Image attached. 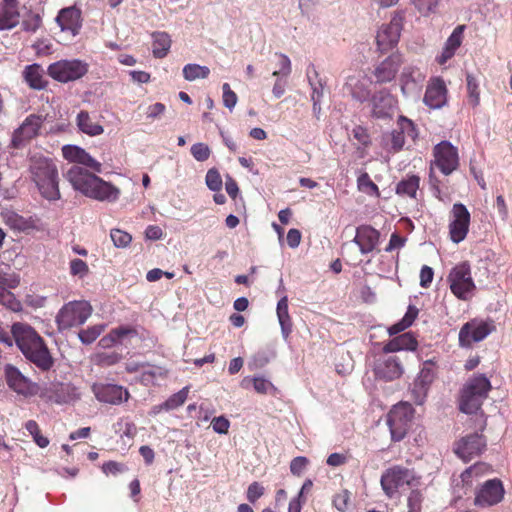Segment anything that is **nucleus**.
I'll use <instances>...</instances> for the list:
<instances>
[{
  "label": "nucleus",
  "mask_w": 512,
  "mask_h": 512,
  "mask_svg": "<svg viewBox=\"0 0 512 512\" xmlns=\"http://www.w3.org/2000/svg\"><path fill=\"white\" fill-rule=\"evenodd\" d=\"M435 166L444 174L449 175L458 168L459 157L457 148L448 141H442L434 147Z\"/></svg>",
  "instance_id": "17"
},
{
  "label": "nucleus",
  "mask_w": 512,
  "mask_h": 512,
  "mask_svg": "<svg viewBox=\"0 0 512 512\" xmlns=\"http://www.w3.org/2000/svg\"><path fill=\"white\" fill-rule=\"evenodd\" d=\"M420 178L416 175L409 176L406 179L401 180L396 186V193L402 196H408L415 198L417 190L419 188Z\"/></svg>",
  "instance_id": "38"
},
{
  "label": "nucleus",
  "mask_w": 512,
  "mask_h": 512,
  "mask_svg": "<svg viewBox=\"0 0 512 512\" xmlns=\"http://www.w3.org/2000/svg\"><path fill=\"white\" fill-rule=\"evenodd\" d=\"M55 20L61 31L72 37L77 36L82 27L81 10L74 6L61 9Z\"/></svg>",
  "instance_id": "26"
},
{
  "label": "nucleus",
  "mask_w": 512,
  "mask_h": 512,
  "mask_svg": "<svg viewBox=\"0 0 512 512\" xmlns=\"http://www.w3.org/2000/svg\"><path fill=\"white\" fill-rule=\"evenodd\" d=\"M424 497L420 490H412L407 499L408 512H421Z\"/></svg>",
  "instance_id": "53"
},
{
  "label": "nucleus",
  "mask_w": 512,
  "mask_h": 512,
  "mask_svg": "<svg viewBox=\"0 0 512 512\" xmlns=\"http://www.w3.org/2000/svg\"><path fill=\"white\" fill-rule=\"evenodd\" d=\"M494 327L485 321L473 319L466 322L459 331V345L463 348H469L475 342L484 340Z\"/></svg>",
  "instance_id": "15"
},
{
  "label": "nucleus",
  "mask_w": 512,
  "mask_h": 512,
  "mask_svg": "<svg viewBox=\"0 0 512 512\" xmlns=\"http://www.w3.org/2000/svg\"><path fill=\"white\" fill-rule=\"evenodd\" d=\"M211 426L214 432L218 434H227L230 427V422L224 416H218L212 419Z\"/></svg>",
  "instance_id": "62"
},
{
  "label": "nucleus",
  "mask_w": 512,
  "mask_h": 512,
  "mask_svg": "<svg viewBox=\"0 0 512 512\" xmlns=\"http://www.w3.org/2000/svg\"><path fill=\"white\" fill-rule=\"evenodd\" d=\"M65 178L74 190L84 196L100 202H116L120 197V189L98 177L86 168L74 165L65 174Z\"/></svg>",
  "instance_id": "3"
},
{
  "label": "nucleus",
  "mask_w": 512,
  "mask_h": 512,
  "mask_svg": "<svg viewBox=\"0 0 512 512\" xmlns=\"http://www.w3.org/2000/svg\"><path fill=\"white\" fill-rule=\"evenodd\" d=\"M91 389L99 402L111 405H120L130 396L126 388L112 383H94Z\"/></svg>",
  "instance_id": "19"
},
{
  "label": "nucleus",
  "mask_w": 512,
  "mask_h": 512,
  "mask_svg": "<svg viewBox=\"0 0 512 512\" xmlns=\"http://www.w3.org/2000/svg\"><path fill=\"white\" fill-rule=\"evenodd\" d=\"M223 91V105L228 108L230 111L234 109L237 104L238 97L234 91L231 90V87L228 83H224L222 85Z\"/></svg>",
  "instance_id": "56"
},
{
  "label": "nucleus",
  "mask_w": 512,
  "mask_h": 512,
  "mask_svg": "<svg viewBox=\"0 0 512 512\" xmlns=\"http://www.w3.org/2000/svg\"><path fill=\"white\" fill-rule=\"evenodd\" d=\"M452 219L449 223V235L452 242H462L469 231L470 213L462 203H455L451 210Z\"/></svg>",
  "instance_id": "13"
},
{
  "label": "nucleus",
  "mask_w": 512,
  "mask_h": 512,
  "mask_svg": "<svg viewBox=\"0 0 512 512\" xmlns=\"http://www.w3.org/2000/svg\"><path fill=\"white\" fill-rule=\"evenodd\" d=\"M308 464V459L303 456L295 457L290 463V471L293 475L300 476Z\"/></svg>",
  "instance_id": "64"
},
{
  "label": "nucleus",
  "mask_w": 512,
  "mask_h": 512,
  "mask_svg": "<svg viewBox=\"0 0 512 512\" xmlns=\"http://www.w3.org/2000/svg\"><path fill=\"white\" fill-rule=\"evenodd\" d=\"M414 409L408 403L394 405L387 414L386 423L389 427L391 439L395 442L401 441L410 429Z\"/></svg>",
  "instance_id": "8"
},
{
  "label": "nucleus",
  "mask_w": 512,
  "mask_h": 512,
  "mask_svg": "<svg viewBox=\"0 0 512 512\" xmlns=\"http://www.w3.org/2000/svg\"><path fill=\"white\" fill-rule=\"evenodd\" d=\"M205 182L211 191H220L223 185L222 178L217 169L211 168L207 171Z\"/></svg>",
  "instance_id": "49"
},
{
  "label": "nucleus",
  "mask_w": 512,
  "mask_h": 512,
  "mask_svg": "<svg viewBox=\"0 0 512 512\" xmlns=\"http://www.w3.org/2000/svg\"><path fill=\"white\" fill-rule=\"evenodd\" d=\"M358 188L360 191L369 195H378V186L370 179L367 173L361 174L357 179Z\"/></svg>",
  "instance_id": "47"
},
{
  "label": "nucleus",
  "mask_w": 512,
  "mask_h": 512,
  "mask_svg": "<svg viewBox=\"0 0 512 512\" xmlns=\"http://www.w3.org/2000/svg\"><path fill=\"white\" fill-rule=\"evenodd\" d=\"M77 164L83 165L86 168H90L93 172L101 173L102 164L95 160L89 153L83 150Z\"/></svg>",
  "instance_id": "57"
},
{
  "label": "nucleus",
  "mask_w": 512,
  "mask_h": 512,
  "mask_svg": "<svg viewBox=\"0 0 512 512\" xmlns=\"http://www.w3.org/2000/svg\"><path fill=\"white\" fill-rule=\"evenodd\" d=\"M466 81L468 90V101L473 107H476L480 101L478 83L472 74H467Z\"/></svg>",
  "instance_id": "46"
},
{
  "label": "nucleus",
  "mask_w": 512,
  "mask_h": 512,
  "mask_svg": "<svg viewBox=\"0 0 512 512\" xmlns=\"http://www.w3.org/2000/svg\"><path fill=\"white\" fill-rule=\"evenodd\" d=\"M165 372L161 367L149 366L141 374V382L145 385L154 384L157 377H164Z\"/></svg>",
  "instance_id": "52"
},
{
  "label": "nucleus",
  "mask_w": 512,
  "mask_h": 512,
  "mask_svg": "<svg viewBox=\"0 0 512 512\" xmlns=\"http://www.w3.org/2000/svg\"><path fill=\"white\" fill-rule=\"evenodd\" d=\"M10 290L11 289L0 285V304L12 311H19L21 309V303Z\"/></svg>",
  "instance_id": "44"
},
{
  "label": "nucleus",
  "mask_w": 512,
  "mask_h": 512,
  "mask_svg": "<svg viewBox=\"0 0 512 512\" xmlns=\"http://www.w3.org/2000/svg\"><path fill=\"white\" fill-rule=\"evenodd\" d=\"M25 428L32 436L34 442L40 447L45 448L49 445V439L43 435H41L39 426L36 421L28 420L25 423Z\"/></svg>",
  "instance_id": "45"
},
{
  "label": "nucleus",
  "mask_w": 512,
  "mask_h": 512,
  "mask_svg": "<svg viewBox=\"0 0 512 512\" xmlns=\"http://www.w3.org/2000/svg\"><path fill=\"white\" fill-rule=\"evenodd\" d=\"M276 56L280 58L279 67L280 69L277 71H274L272 73V76H282L287 78L292 71V65L289 57L283 53H275Z\"/></svg>",
  "instance_id": "55"
},
{
  "label": "nucleus",
  "mask_w": 512,
  "mask_h": 512,
  "mask_svg": "<svg viewBox=\"0 0 512 512\" xmlns=\"http://www.w3.org/2000/svg\"><path fill=\"white\" fill-rule=\"evenodd\" d=\"M491 383L484 374L468 379L461 392L460 410L466 414L476 413L488 397Z\"/></svg>",
  "instance_id": "5"
},
{
  "label": "nucleus",
  "mask_w": 512,
  "mask_h": 512,
  "mask_svg": "<svg viewBox=\"0 0 512 512\" xmlns=\"http://www.w3.org/2000/svg\"><path fill=\"white\" fill-rule=\"evenodd\" d=\"M276 313L282 336L286 340L292 331V321L288 312V297L286 295L282 296L278 301Z\"/></svg>",
  "instance_id": "35"
},
{
  "label": "nucleus",
  "mask_w": 512,
  "mask_h": 512,
  "mask_svg": "<svg viewBox=\"0 0 512 512\" xmlns=\"http://www.w3.org/2000/svg\"><path fill=\"white\" fill-rule=\"evenodd\" d=\"M447 281L451 292L463 301L469 300L476 289L470 264L466 261L457 264L451 269Z\"/></svg>",
  "instance_id": "7"
},
{
  "label": "nucleus",
  "mask_w": 512,
  "mask_h": 512,
  "mask_svg": "<svg viewBox=\"0 0 512 512\" xmlns=\"http://www.w3.org/2000/svg\"><path fill=\"white\" fill-rule=\"evenodd\" d=\"M486 448V439L482 434L472 433L460 438L454 444L455 454L464 462L479 456Z\"/></svg>",
  "instance_id": "16"
},
{
  "label": "nucleus",
  "mask_w": 512,
  "mask_h": 512,
  "mask_svg": "<svg viewBox=\"0 0 512 512\" xmlns=\"http://www.w3.org/2000/svg\"><path fill=\"white\" fill-rule=\"evenodd\" d=\"M264 494V487L259 482H253L248 486L246 497L249 502H256Z\"/></svg>",
  "instance_id": "63"
},
{
  "label": "nucleus",
  "mask_w": 512,
  "mask_h": 512,
  "mask_svg": "<svg viewBox=\"0 0 512 512\" xmlns=\"http://www.w3.org/2000/svg\"><path fill=\"white\" fill-rule=\"evenodd\" d=\"M397 126V129H394L385 137L386 144L390 146V151L394 153L403 149L405 137L415 140L418 136L414 123L405 116L399 117Z\"/></svg>",
  "instance_id": "18"
},
{
  "label": "nucleus",
  "mask_w": 512,
  "mask_h": 512,
  "mask_svg": "<svg viewBox=\"0 0 512 512\" xmlns=\"http://www.w3.org/2000/svg\"><path fill=\"white\" fill-rule=\"evenodd\" d=\"M188 393L189 387H183L177 393L171 395L165 402L160 404L159 409H164L165 411L177 409L178 407L182 406L185 403L188 397Z\"/></svg>",
  "instance_id": "41"
},
{
  "label": "nucleus",
  "mask_w": 512,
  "mask_h": 512,
  "mask_svg": "<svg viewBox=\"0 0 512 512\" xmlns=\"http://www.w3.org/2000/svg\"><path fill=\"white\" fill-rule=\"evenodd\" d=\"M111 332L119 344H122L126 339L137 336L136 329L130 326H119L112 329Z\"/></svg>",
  "instance_id": "51"
},
{
  "label": "nucleus",
  "mask_w": 512,
  "mask_h": 512,
  "mask_svg": "<svg viewBox=\"0 0 512 512\" xmlns=\"http://www.w3.org/2000/svg\"><path fill=\"white\" fill-rule=\"evenodd\" d=\"M14 342L24 357L43 372L49 371L54 359L43 338L33 327L23 322L11 326Z\"/></svg>",
  "instance_id": "2"
},
{
  "label": "nucleus",
  "mask_w": 512,
  "mask_h": 512,
  "mask_svg": "<svg viewBox=\"0 0 512 512\" xmlns=\"http://www.w3.org/2000/svg\"><path fill=\"white\" fill-rule=\"evenodd\" d=\"M380 233L370 225H361L356 228V234L352 240L362 254H368L375 250L379 243Z\"/></svg>",
  "instance_id": "27"
},
{
  "label": "nucleus",
  "mask_w": 512,
  "mask_h": 512,
  "mask_svg": "<svg viewBox=\"0 0 512 512\" xmlns=\"http://www.w3.org/2000/svg\"><path fill=\"white\" fill-rule=\"evenodd\" d=\"M380 482L384 493L392 498L399 488L405 485L412 487L416 485L418 480L413 470L397 465L388 468L382 474Z\"/></svg>",
  "instance_id": "9"
},
{
  "label": "nucleus",
  "mask_w": 512,
  "mask_h": 512,
  "mask_svg": "<svg viewBox=\"0 0 512 512\" xmlns=\"http://www.w3.org/2000/svg\"><path fill=\"white\" fill-rule=\"evenodd\" d=\"M373 373L376 379L390 382L403 375L404 366L398 356L383 352L374 360Z\"/></svg>",
  "instance_id": "11"
},
{
  "label": "nucleus",
  "mask_w": 512,
  "mask_h": 512,
  "mask_svg": "<svg viewBox=\"0 0 512 512\" xmlns=\"http://www.w3.org/2000/svg\"><path fill=\"white\" fill-rule=\"evenodd\" d=\"M14 342L24 357L43 372L49 371L54 359L43 338L33 327L23 322L11 326Z\"/></svg>",
  "instance_id": "1"
},
{
  "label": "nucleus",
  "mask_w": 512,
  "mask_h": 512,
  "mask_svg": "<svg viewBox=\"0 0 512 512\" xmlns=\"http://www.w3.org/2000/svg\"><path fill=\"white\" fill-rule=\"evenodd\" d=\"M20 284V277L16 273H5L0 270V285L8 289H15Z\"/></svg>",
  "instance_id": "58"
},
{
  "label": "nucleus",
  "mask_w": 512,
  "mask_h": 512,
  "mask_svg": "<svg viewBox=\"0 0 512 512\" xmlns=\"http://www.w3.org/2000/svg\"><path fill=\"white\" fill-rule=\"evenodd\" d=\"M19 20L18 0H3L0 4V30L16 27Z\"/></svg>",
  "instance_id": "31"
},
{
  "label": "nucleus",
  "mask_w": 512,
  "mask_h": 512,
  "mask_svg": "<svg viewBox=\"0 0 512 512\" xmlns=\"http://www.w3.org/2000/svg\"><path fill=\"white\" fill-rule=\"evenodd\" d=\"M44 72L40 65H28L24 72V79L27 84L35 90H41L46 87L47 81L44 79Z\"/></svg>",
  "instance_id": "36"
},
{
  "label": "nucleus",
  "mask_w": 512,
  "mask_h": 512,
  "mask_svg": "<svg viewBox=\"0 0 512 512\" xmlns=\"http://www.w3.org/2000/svg\"><path fill=\"white\" fill-rule=\"evenodd\" d=\"M447 87L440 77L432 78L424 94L423 102L432 109H441L447 104Z\"/></svg>",
  "instance_id": "23"
},
{
  "label": "nucleus",
  "mask_w": 512,
  "mask_h": 512,
  "mask_svg": "<svg viewBox=\"0 0 512 512\" xmlns=\"http://www.w3.org/2000/svg\"><path fill=\"white\" fill-rule=\"evenodd\" d=\"M153 38V55L156 58H163L167 55L171 47L170 36L165 32H155Z\"/></svg>",
  "instance_id": "37"
},
{
  "label": "nucleus",
  "mask_w": 512,
  "mask_h": 512,
  "mask_svg": "<svg viewBox=\"0 0 512 512\" xmlns=\"http://www.w3.org/2000/svg\"><path fill=\"white\" fill-rule=\"evenodd\" d=\"M417 345V340L411 333H404L388 341L383 346L382 351L384 353H394L402 350L414 351Z\"/></svg>",
  "instance_id": "33"
},
{
  "label": "nucleus",
  "mask_w": 512,
  "mask_h": 512,
  "mask_svg": "<svg viewBox=\"0 0 512 512\" xmlns=\"http://www.w3.org/2000/svg\"><path fill=\"white\" fill-rule=\"evenodd\" d=\"M403 24V17L401 15H395L392 17L389 23L383 24L377 32L376 43L378 50L387 52L394 48L400 38Z\"/></svg>",
  "instance_id": "14"
},
{
  "label": "nucleus",
  "mask_w": 512,
  "mask_h": 512,
  "mask_svg": "<svg viewBox=\"0 0 512 512\" xmlns=\"http://www.w3.org/2000/svg\"><path fill=\"white\" fill-rule=\"evenodd\" d=\"M92 306L85 300L70 301L58 311L55 322L60 332L83 325L92 314Z\"/></svg>",
  "instance_id": "6"
},
{
  "label": "nucleus",
  "mask_w": 512,
  "mask_h": 512,
  "mask_svg": "<svg viewBox=\"0 0 512 512\" xmlns=\"http://www.w3.org/2000/svg\"><path fill=\"white\" fill-rule=\"evenodd\" d=\"M42 23V19L39 14H32L27 19L23 20L22 28L26 32L34 33L36 32Z\"/></svg>",
  "instance_id": "60"
},
{
  "label": "nucleus",
  "mask_w": 512,
  "mask_h": 512,
  "mask_svg": "<svg viewBox=\"0 0 512 512\" xmlns=\"http://www.w3.org/2000/svg\"><path fill=\"white\" fill-rule=\"evenodd\" d=\"M2 217L12 229L24 231L29 227L28 221L14 211L3 212Z\"/></svg>",
  "instance_id": "42"
},
{
  "label": "nucleus",
  "mask_w": 512,
  "mask_h": 512,
  "mask_svg": "<svg viewBox=\"0 0 512 512\" xmlns=\"http://www.w3.org/2000/svg\"><path fill=\"white\" fill-rule=\"evenodd\" d=\"M504 487L499 479H490L476 492L474 504L479 507H490L498 504L504 498Z\"/></svg>",
  "instance_id": "20"
},
{
  "label": "nucleus",
  "mask_w": 512,
  "mask_h": 512,
  "mask_svg": "<svg viewBox=\"0 0 512 512\" xmlns=\"http://www.w3.org/2000/svg\"><path fill=\"white\" fill-rule=\"evenodd\" d=\"M311 69L313 76L311 75L310 70L307 71L308 82L312 90L311 100L322 101L325 83L321 78H319V74L313 65L311 66Z\"/></svg>",
  "instance_id": "39"
},
{
  "label": "nucleus",
  "mask_w": 512,
  "mask_h": 512,
  "mask_svg": "<svg viewBox=\"0 0 512 512\" xmlns=\"http://www.w3.org/2000/svg\"><path fill=\"white\" fill-rule=\"evenodd\" d=\"M5 378L9 388L17 394L32 396L37 393V384L33 383L17 367L11 364L5 366Z\"/></svg>",
  "instance_id": "21"
},
{
  "label": "nucleus",
  "mask_w": 512,
  "mask_h": 512,
  "mask_svg": "<svg viewBox=\"0 0 512 512\" xmlns=\"http://www.w3.org/2000/svg\"><path fill=\"white\" fill-rule=\"evenodd\" d=\"M344 88L351 97L360 103L367 101L370 97L368 80L361 73L353 74L347 77Z\"/></svg>",
  "instance_id": "29"
},
{
  "label": "nucleus",
  "mask_w": 512,
  "mask_h": 512,
  "mask_svg": "<svg viewBox=\"0 0 512 512\" xmlns=\"http://www.w3.org/2000/svg\"><path fill=\"white\" fill-rule=\"evenodd\" d=\"M110 238L117 248L127 247L132 240V237L129 233L120 229H112L110 232Z\"/></svg>",
  "instance_id": "48"
},
{
  "label": "nucleus",
  "mask_w": 512,
  "mask_h": 512,
  "mask_svg": "<svg viewBox=\"0 0 512 512\" xmlns=\"http://www.w3.org/2000/svg\"><path fill=\"white\" fill-rule=\"evenodd\" d=\"M252 381L257 393L268 394L270 391L275 390L274 385L264 377H254Z\"/></svg>",
  "instance_id": "59"
},
{
  "label": "nucleus",
  "mask_w": 512,
  "mask_h": 512,
  "mask_svg": "<svg viewBox=\"0 0 512 512\" xmlns=\"http://www.w3.org/2000/svg\"><path fill=\"white\" fill-rule=\"evenodd\" d=\"M78 129L89 136H99L104 132L101 124L96 122L87 111L81 110L76 117Z\"/></svg>",
  "instance_id": "34"
},
{
  "label": "nucleus",
  "mask_w": 512,
  "mask_h": 512,
  "mask_svg": "<svg viewBox=\"0 0 512 512\" xmlns=\"http://www.w3.org/2000/svg\"><path fill=\"white\" fill-rule=\"evenodd\" d=\"M30 171L40 194L49 201L59 200V177L56 164L45 157H33Z\"/></svg>",
  "instance_id": "4"
},
{
  "label": "nucleus",
  "mask_w": 512,
  "mask_h": 512,
  "mask_svg": "<svg viewBox=\"0 0 512 512\" xmlns=\"http://www.w3.org/2000/svg\"><path fill=\"white\" fill-rule=\"evenodd\" d=\"M435 377V368L432 361H426L414 382L413 393L418 396L415 399L417 404H422L426 395L427 387L432 383Z\"/></svg>",
  "instance_id": "30"
},
{
  "label": "nucleus",
  "mask_w": 512,
  "mask_h": 512,
  "mask_svg": "<svg viewBox=\"0 0 512 512\" xmlns=\"http://www.w3.org/2000/svg\"><path fill=\"white\" fill-rule=\"evenodd\" d=\"M402 63L403 60L400 54L393 53L388 56L375 67L373 71L375 82L384 84L394 80Z\"/></svg>",
  "instance_id": "24"
},
{
  "label": "nucleus",
  "mask_w": 512,
  "mask_h": 512,
  "mask_svg": "<svg viewBox=\"0 0 512 512\" xmlns=\"http://www.w3.org/2000/svg\"><path fill=\"white\" fill-rule=\"evenodd\" d=\"M84 149L75 145H65L62 148L63 156L71 162L77 163Z\"/></svg>",
  "instance_id": "61"
},
{
  "label": "nucleus",
  "mask_w": 512,
  "mask_h": 512,
  "mask_svg": "<svg viewBox=\"0 0 512 512\" xmlns=\"http://www.w3.org/2000/svg\"><path fill=\"white\" fill-rule=\"evenodd\" d=\"M425 80V74L416 66L408 65L403 68L400 76L401 91L404 95L416 93Z\"/></svg>",
  "instance_id": "28"
},
{
  "label": "nucleus",
  "mask_w": 512,
  "mask_h": 512,
  "mask_svg": "<svg viewBox=\"0 0 512 512\" xmlns=\"http://www.w3.org/2000/svg\"><path fill=\"white\" fill-rule=\"evenodd\" d=\"M42 116L31 114L23 123L14 131L11 144L14 148H20L28 141L38 135L42 126Z\"/></svg>",
  "instance_id": "22"
},
{
  "label": "nucleus",
  "mask_w": 512,
  "mask_h": 512,
  "mask_svg": "<svg viewBox=\"0 0 512 512\" xmlns=\"http://www.w3.org/2000/svg\"><path fill=\"white\" fill-rule=\"evenodd\" d=\"M105 325L103 324H97L91 327H88L87 329H83L78 333L79 340L85 344L89 345L93 343L104 331Z\"/></svg>",
  "instance_id": "43"
},
{
  "label": "nucleus",
  "mask_w": 512,
  "mask_h": 512,
  "mask_svg": "<svg viewBox=\"0 0 512 512\" xmlns=\"http://www.w3.org/2000/svg\"><path fill=\"white\" fill-rule=\"evenodd\" d=\"M191 154L192 156L199 162L206 161L211 154V150L205 143H195L191 146Z\"/></svg>",
  "instance_id": "54"
},
{
  "label": "nucleus",
  "mask_w": 512,
  "mask_h": 512,
  "mask_svg": "<svg viewBox=\"0 0 512 512\" xmlns=\"http://www.w3.org/2000/svg\"><path fill=\"white\" fill-rule=\"evenodd\" d=\"M70 274L74 277L84 278L89 273L87 263L79 258H74L69 263Z\"/></svg>",
  "instance_id": "50"
},
{
  "label": "nucleus",
  "mask_w": 512,
  "mask_h": 512,
  "mask_svg": "<svg viewBox=\"0 0 512 512\" xmlns=\"http://www.w3.org/2000/svg\"><path fill=\"white\" fill-rule=\"evenodd\" d=\"M40 397L55 404H72L80 400L81 392L71 383H54L44 388Z\"/></svg>",
  "instance_id": "12"
},
{
  "label": "nucleus",
  "mask_w": 512,
  "mask_h": 512,
  "mask_svg": "<svg viewBox=\"0 0 512 512\" xmlns=\"http://www.w3.org/2000/svg\"><path fill=\"white\" fill-rule=\"evenodd\" d=\"M89 65L82 60H60L48 66L47 73L54 80L62 83L75 81L88 72Z\"/></svg>",
  "instance_id": "10"
},
{
  "label": "nucleus",
  "mask_w": 512,
  "mask_h": 512,
  "mask_svg": "<svg viewBox=\"0 0 512 512\" xmlns=\"http://www.w3.org/2000/svg\"><path fill=\"white\" fill-rule=\"evenodd\" d=\"M372 116L377 119L391 118L396 107V99L387 90H380L371 97Z\"/></svg>",
  "instance_id": "25"
},
{
  "label": "nucleus",
  "mask_w": 512,
  "mask_h": 512,
  "mask_svg": "<svg viewBox=\"0 0 512 512\" xmlns=\"http://www.w3.org/2000/svg\"><path fill=\"white\" fill-rule=\"evenodd\" d=\"M464 28V25L457 26L453 30L451 35L448 37L441 54L437 57V61L439 64H445L449 59H451L455 55L456 50L460 47L462 43Z\"/></svg>",
  "instance_id": "32"
},
{
  "label": "nucleus",
  "mask_w": 512,
  "mask_h": 512,
  "mask_svg": "<svg viewBox=\"0 0 512 512\" xmlns=\"http://www.w3.org/2000/svg\"><path fill=\"white\" fill-rule=\"evenodd\" d=\"M182 72L184 79L191 82L207 78L210 74V69L207 66L189 63L183 67Z\"/></svg>",
  "instance_id": "40"
}]
</instances>
